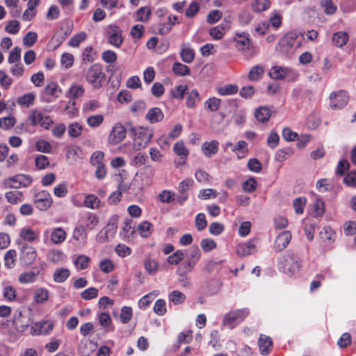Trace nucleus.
Masks as SVG:
<instances>
[{"label":"nucleus","instance_id":"f257e3e1","mask_svg":"<svg viewBox=\"0 0 356 356\" xmlns=\"http://www.w3.org/2000/svg\"><path fill=\"white\" fill-rule=\"evenodd\" d=\"M279 267L284 273L291 275L300 270L301 260L296 254L288 252L280 259Z\"/></svg>","mask_w":356,"mask_h":356},{"label":"nucleus","instance_id":"f03ea898","mask_svg":"<svg viewBox=\"0 0 356 356\" xmlns=\"http://www.w3.org/2000/svg\"><path fill=\"white\" fill-rule=\"evenodd\" d=\"M131 132L134 134L133 147L136 150L145 148L153 137V131L146 127H134Z\"/></svg>","mask_w":356,"mask_h":356},{"label":"nucleus","instance_id":"7ed1b4c3","mask_svg":"<svg viewBox=\"0 0 356 356\" xmlns=\"http://www.w3.org/2000/svg\"><path fill=\"white\" fill-rule=\"evenodd\" d=\"M86 80L95 89L102 88L106 80L102 66L97 63L91 65L86 73Z\"/></svg>","mask_w":356,"mask_h":356},{"label":"nucleus","instance_id":"20e7f679","mask_svg":"<svg viewBox=\"0 0 356 356\" xmlns=\"http://www.w3.org/2000/svg\"><path fill=\"white\" fill-rule=\"evenodd\" d=\"M248 314L247 309L231 311L224 316L222 325L229 329H233L241 323Z\"/></svg>","mask_w":356,"mask_h":356},{"label":"nucleus","instance_id":"39448f33","mask_svg":"<svg viewBox=\"0 0 356 356\" xmlns=\"http://www.w3.org/2000/svg\"><path fill=\"white\" fill-rule=\"evenodd\" d=\"M28 120L32 126L35 127L39 125L45 129H48L53 124L51 118L48 115H44L38 108L31 111Z\"/></svg>","mask_w":356,"mask_h":356},{"label":"nucleus","instance_id":"423d86ee","mask_svg":"<svg viewBox=\"0 0 356 356\" xmlns=\"http://www.w3.org/2000/svg\"><path fill=\"white\" fill-rule=\"evenodd\" d=\"M329 98L330 108L334 110H341L348 103L350 96L347 91L340 90L332 92Z\"/></svg>","mask_w":356,"mask_h":356},{"label":"nucleus","instance_id":"0eeeda50","mask_svg":"<svg viewBox=\"0 0 356 356\" xmlns=\"http://www.w3.org/2000/svg\"><path fill=\"white\" fill-rule=\"evenodd\" d=\"M32 178L26 175H17L4 180V186L6 188H19L21 187H27L32 183Z\"/></svg>","mask_w":356,"mask_h":356},{"label":"nucleus","instance_id":"6e6552de","mask_svg":"<svg viewBox=\"0 0 356 356\" xmlns=\"http://www.w3.org/2000/svg\"><path fill=\"white\" fill-rule=\"evenodd\" d=\"M42 94L44 95L43 101L50 103L60 97L62 94V89L57 83L52 81L45 86Z\"/></svg>","mask_w":356,"mask_h":356},{"label":"nucleus","instance_id":"1a4fd4ad","mask_svg":"<svg viewBox=\"0 0 356 356\" xmlns=\"http://www.w3.org/2000/svg\"><path fill=\"white\" fill-rule=\"evenodd\" d=\"M269 75L272 79L279 80L288 77H296L298 73L290 67L274 66L270 69Z\"/></svg>","mask_w":356,"mask_h":356},{"label":"nucleus","instance_id":"9d476101","mask_svg":"<svg viewBox=\"0 0 356 356\" xmlns=\"http://www.w3.org/2000/svg\"><path fill=\"white\" fill-rule=\"evenodd\" d=\"M34 203L39 210L46 211L51 206L53 200L47 191H41L35 194Z\"/></svg>","mask_w":356,"mask_h":356},{"label":"nucleus","instance_id":"9b49d317","mask_svg":"<svg viewBox=\"0 0 356 356\" xmlns=\"http://www.w3.org/2000/svg\"><path fill=\"white\" fill-rule=\"evenodd\" d=\"M108 42L113 47L119 48L123 42L122 29L114 24L108 26Z\"/></svg>","mask_w":356,"mask_h":356},{"label":"nucleus","instance_id":"f8f14e48","mask_svg":"<svg viewBox=\"0 0 356 356\" xmlns=\"http://www.w3.org/2000/svg\"><path fill=\"white\" fill-rule=\"evenodd\" d=\"M30 324V318L25 312L17 310L13 317V325L15 330L19 332H24Z\"/></svg>","mask_w":356,"mask_h":356},{"label":"nucleus","instance_id":"ddd939ff","mask_svg":"<svg viewBox=\"0 0 356 356\" xmlns=\"http://www.w3.org/2000/svg\"><path fill=\"white\" fill-rule=\"evenodd\" d=\"M37 253L35 248L26 243L21 245L20 261L24 265L32 264L36 259Z\"/></svg>","mask_w":356,"mask_h":356},{"label":"nucleus","instance_id":"4468645a","mask_svg":"<svg viewBox=\"0 0 356 356\" xmlns=\"http://www.w3.org/2000/svg\"><path fill=\"white\" fill-rule=\"evenodd\" d=\"M125 137L126 129L120 123H117L113 127L108 140L110 144L116 145L122 142Z\"/></svg>","mask_w":356,"mask_h":356},{"label":"nucleus","instance_id":"2eb2a0df","mask_svg":"<svg viewBox=\"0 0 356 356\" xmlns=\"http://www.w3.org/2000/svg\"><path fill=\"white\" fill-rule=\"evenodd\" d=\"M54 323L50 321L38 322L31 324L30 333L31 335H47L54 328Z\"/></svg>","mask_w":356,"mask_h":356},{"label":"nucleus","instance_id":"dca6fc26","mask_svg":"<svg viewBox=\"0 0 356 356\" xmlns=\"http://www.w3.org/2000/svg\"><path fill=\"white\" fill-rule=\"evenodd\" d=\"M258 240L252 238L246 243L237 245L236 253L239 257H245L252 254L257 251Z\"/></svg>","mask_w":356,"mask_h":356},{"label":"nucleus","instance_id":"f3484780","mask_svg":"<svg viewBox=\"0 0 356 356\" xmlns=\"http://www.w3.org/2000/svg\"><path fill=\"white\" fill-rule=\"evenodd\" d=\"M292 235L289 231H283L275 238L273 248L276 252L284 250L291 241Z\"/></svg>","mask_w":356,"mask_h":356},{"label":"nucleus","instance_id":"a211bd4d","mask_svg":"<svg viewBox=\"0 0 356 356\" xmlns=\"http://www.w3.org/2000/svg\"><path fill=\"white\" fill-rule=\"evenodd\" d=\"M225 148H230L233 152H235L238 159L245 158L248 154V144L244 140H239L236 145L227 141L225 143Z\"/></svg>","mask_w":356,"mask_h":356},{"label":"nucleus","instance_id":"6ab92c4d","mask_svg":"<svg viewBox=\"0 0 356 356\" xmlns=\"http://www.w3.org/2000/svg\"><path fill=\"white\" fill-rule=\"evenodd\" d=\"M233 40L235 42V47L239 51L248 49L251 44L250 35L245 32L236 33Z\"/></svg>","mask_w":356,"mask_h":356},{"label":"nucleus","instance_id":"aec40b11","mask_svg":"<svg viewBox=\"0 0 356 356\" xmlns=\"http://www.w3.org/2000/svg\"><path fill=\"white\" fill-rule=\"evenodd\" d=\"M85 93V89L81 84L74 83H72L69 89L67 90L65 97L70 99L74 101L76 99H79L83 96Z\"/></svg>","mask_w":356,"mask_h":356},{"label":"nucleus","instance_id":"412c9836","mask_svg":"<svg viewBox=\"0 0 356 356\" xmlns=\"http://www.w3.org/2000/svg\"><path fill=\"white\" fill-rule=\"evenodd\" d=\"M219 143L216 140L204 142L202 145V151L206 157L210 158L218 151Z\"/></svg>","mask_w":356,"mask_h":356},{"label":"nucleus","instance_id":"4be33fe9","mask_svg":"<svg viewBox=\"0 0 356 356\" xmlns=\"http://www.w3.org/2000/svg\"><path fill=\"white\" fill-rule=\"evenodd\" d=\"M47 259L55 264H62L66 261L67 256L61 250H51L47 254Z\"/></svg>","mask_w":356,"mask_h":356},{"label":"nucleus","instance_id":"5701e85b","mask_svg":"<svg viewBox=\"0 0 356 356\" xmlns=\"http://www.w3.org/2000/svg\"><path fill=\"white\" fill-rule=\"evenodd\" d=\"M36 95L33 92H27L17 99L19 106L29 108L34 104Z\"/></svg>","mask_w":356,"mask_h":356},{"label":"nucleus","instance_id":"b1692460","mask_svg":"<svg viewBox=\"0 0 356 356\" xmlns=\"http://www.w3.org/2000/svg\"><path fill=\"white\" fill-rule=\"evenodd\" d=\"M163 113L159 108H150L146 114L145 118L150 123H156L163 119Z\"/></svg>","mask_w":356,"mask_h":356},{"label":"nucleus","instance_id":"393cba45","mask_svg":"<svg viewBox=\"0 0 356 356\" xmlns=\"http://www.w3.org/2000/svg\"><path fill=\"white\" fill-rule=\"evenodd\" d=\"M221 289V283L216 279L208 281L203 286L204 293L209 295L216 294Z\"/></svg>","mask_w":356,"mask_h":356},{"label":"nucleus","instance_id":"a878e982","mask_svg":"<svg viewBox=\"0 0 356 356\" xmlns=\"http://www.w3.org/2000/svg\"><path fill=\"white\" fill-rule=\"evenodd\" d=\"M272 344V340L270 337L265 335H261L258 341L261 354L264 355H268L271 350Z\"/></svg>","mask_w":356,"mask_h":356},{"label":"nucleus","instance_id":"bb28decb","mask_svg":"<svg viewBox=\"0 0 356 356\" xmlns=\"http://www.w3.org/2000/svg\"><path fill=\"white\" fill-rule=\"evenodd\" d=\"M67 237L66 232L61 227H57L52 230L51 233V241L54 244H61Z\"/></svg>","mask_w":356,"mask_h":356},{"label":"nucleus","instance_id":"cd10ccee","mask_svg":"<svg viewBox=\"0 0 356 356\" xmlns=\"http://www.w3.org/2000/svg\"><path fill=\"white\" fill-rule=\"evenodd\" d=\"M115 233L114 231L110 229L109 228L105 227L104 229L100 230L96 236V241L99 243H104L108 241L110 239H112Z\"/></svg>","mask_w":356,"mask_h":356},{"label":"nucleus","instance_id":"c85d7f7f","mask_svg":"<svg viewBox=\"0 0 356 356\" xmlns=\"http://www.w3.org/2000/svg\"><path fill=\"white\" fill-rule=\"evenodd\" d=\"M72 238L76 241L79 245L85 246L87 241V233L85 228L82 226L76 227L74 229Z\"/></svg>","mask_w":356,"mask_h":356},{"label":"nucleus","instance_id":"c756f323","mask_svg":"<svg viewBox=\"0 0 356 356\" xmlns=\"http://www.w3.org/2000/svg\"><path fill=\"white\" fill-rule=\"evenodd\" d=\"M186 105L188 108H193L195 107L197 103L201 100L200 95L196 89L186 93Z\"/></svg>","mask_w":356,"mask_h":356},{"label":"nucleus","instance_id":"7c9ffc66","mask_svg":"<svg viewBox=\"0 0 356 356\" xmlns=\"http://www.w3.org/2000/svg\"><path fill=\"white\" fill-rule=\"evenodd\" d=\"M271 116L270 110L266 106H260L255 110L254 117L261 122H267Z\"/></svg>","mask_w":356,"mask_h":356},{"label":"nucleus","instance_id":"2f4dec72","mask_svg":"<svg viewBox=\"0 0 356 356\" xmlns=\"http://www.w3.org/2000/svg\"><path fill=\"white\" fill-rule=\"evenodd\" d=\"M180 56L183 62L191 63L195 58V51L188 45L183 44Z\"/></svg>","mask_w":356,"mask_h":356},{"label":"nucleus","instance_id":"473e14b6","mask_svg":"<svg viewBox=\"0 0 356 356\" xmlns=\"http://www.w3.org/2000/svg\"><path fill=\"white\" fill-rule=\"evenodd\" d=\"M90 257L85 254H79L73 260V264L77 270L86 269L90 263Z\"/></svg>","mask_w":356,"mask_h":356},{"label":"nucleus","instance_id":"72a5a7b5","mask_svg":"<svg viewBox=\"0 0 356 356\" xmlns=\"http://www.w3.org/2000/svg\"><path fill=\"white\" fill-rule=\"evenodd\" d=\"M159 266V262L151 257L147 256L145 259L144 268L149 274H155L158 271Z\"/></svg>","mask_w":356,"mask_h":356},{"label":"nucleus","instance_id":"f704fd0d","mask_svg":"<svg viewBox=\"0 0 356 356\" xmlns=\"http://www.w3.org/2000/svg\"><path fill=\"white\" fill-rule=\"evenodd\" d=\"M320 238L328 244L332 243L334 241L335 232L330 227H324L319 232Z\"/></svg>","mask_w":356,"mask_h":356},{"label":"nucleus","instance_id":"c9c22d12","mask_svg":"<svg viewBox=\"0 0 356 356\" xmlns=\"http://www.w3.org/2000/svg\"><path fill=\"white\" fill-rule=\"evenodd\" d=\"M70 272L67 268H56L54 273V281L57 283H62L65 282L70 276Z\"/></svg>","mask_w":356,"mask_h":356},{"label":"nucleus","instance_id":"e433bc0d","mask_svg":"<svg viewBox=\"0 0 356 356\" xmlns=\"http://www.w3.org/2000/svg\"><path fill=\"white\" fill-rule=\"evenodd\" d=\"M95 350L92 341L82 340L79 346L78 351L81 356H89Z\"/></svg>","mask_w":356,"mask_h":356},{"label":"nucleus","instance_id":"4c0bfd02","mask_svg":"<svg viewBox=\"0 0 356 356\" xmlns=\"http://www.w3.org/2000/svg\"><path fill=\"white\" fill-rule=\"evenodd\" d=\"M349 36L346 32L339 31L335 33L332 36L334 44L339 47H342L348 41Z\"/></svg>","mask_w":356,"mask_h":356},{"label":"nucleus","instance_id":"58836bf2","mask_svg":"<svg viewBox=\"0 0 356 356\" xmlns=\"http://www.w3.org/2000/svg\"><path fill=\"white\" fill-rule=\"evenodd\" d=\"M172 72L179 76H185L190 74L191 70L187 65L179 62H175L172 65Z\"/></svg>","mask_w":356,"mask_h":356},{"label":"nucleus","instance_id":"ea45409f","mask_svg":"<svg viewBox=\"0 0 356 356\" xmlns=\"http://www.w3.org/2000/svg\"><path fill=\"white\" fill-rule=\"evenodd\" d=\"M271 3L269 0H254L251 3L254 12L260 13L268 10Z\"/></svg>","mask_w":356,"mask_h":356},{"label":"nucleus","instance_id":"a19ab883","mask_svg":"<svg viewBox=\"0 0 356 356\" xmlns=\"http://www.w3.org/2000/svg\"><path fill=\"white\" fill-rule=\"evenodd\" d=\"M17 252L15 250H8L4 255V265L7 268H13L15 265Z\"/></svg>","mask_w":356,"mask_h":356},{"label":"nucleus","instance_id":"79ce46f5","mask_svg":"<svg viewBox=\"0 0 356 356\" xmlns=\"http://www.w3.org/2000/svg\"><path fill=\"white\" fill-rule=\"evenodd\" d=\"M159 294L158 291H154L143 297L138 301V307L140 309H145L153 300V299Z\"/></svg>","mask_w":356,"mask_h":356},{"label":"nucleus","instance_id":"37998d69","mask_svg":"<svg viewBox=\"0 0 356 356\" xmlns=\"http://www.w3.org/2000/svg\"><path fill=\"white\" fill-rule=\"evenodd\" d=\"M174 152L175 154L179 156L181 159H186L189 151L188 149L185 147L184 143L183 141H178L174 145Z\"/></svg>","mask_w":356,"mask_h":356},{"label":"nucleus","instance_id":"c03bdc74","mask_svg":"<svg viewBox=\"0 0 356 356\" xmlns=\"http://www.w3.org/2000/svg\"><path fill=\"white\" fill-rule=\"evenodd\" d=\"M188 261L196 264L201 258V252L197 245H192L188 250Z\"/></svg>","mask_w":356,"mask_h":356},{"label":"nucleus","instance_id":"a18cd8bd","mask_svg":"<svg viewBox=\"0 0 356 356\" xmlns=\"http://www.w3.org/2000/svg\"><path fill=\"white\" fill-rule=\"evenodd\" d=\"M152 225L148 221H143L138 225V230L142 237L147 238L152 232Z\"/></svg>","mask_w":356,"mask_h":356},{"label":"nucleus","instance_id":"49530a36","mask_svg":"<svg viewBox=\"0 0 356 356\" xmlns=\"http://www.w3.org/2000/svg\"><path fill=\"white\" fill-rule=\"evenodd\" d=\"M220 99L213 97L204 102V108L210 112H215L220 108Z\"/></svg>","mask_w":356,"mask_h":356},{"label":"nucleus","instance_id":"de8ad7c7","mask_svg":"<svg viewBox=\"0 0 356 356\" xmlns=\"http://www.w3.org/2000/svg\"><path fill=\"white\" fill-rule=\"evenodd\" d=\"M104 118L102 114L90 115L86 119L87 124L91 128L99 127L104 122Z\"/></svg>","mask_w":356,"mask_h":356},{"label":"nucleus","instance_id":"09e8293b","mask_svg":"<svg viewBox=\"0 0 356 356\" xmlns=\"http://www.w3.org/2000/svg\"><path fill=\"white\" fill-rule=\"evenodd\" d=\"M307 204V199L305 197H299L293 200V207L296 214L300 215L304 212Z\"/></svg>","mask_w":356,"mask_h":356},{"label":"nucleus","instance_id":"8fccbe9b","mask_svg":"<svg viewBox=\"0 0 356 356\" xmlns=\"http://www.w3.org/2000/svg\"><path fill=\"white\" fill-rule=\"evenodd\" d=\"M264 73V70L262 66L255 65L250 69L248 78L251 81H257L263 76Z\"/></svg>","mask_w":356,"mask_h":356},{"label":"nucleus","instance_id":"3c124183","mask_svg":"<svg viewBox=\"0 0 356 356\" xmlns=\"http://www.w3.org/2000/svg\"><path fill=\"white\" fill-rule=\"evenodd\" d=\"M19 0H4V3L7 8L10 10V14L12 17H19L21 10L17 8Z\"/></svg>","mask_w":356,"mask_h":356},{"label":"nucleus","instance_id":"603ef678","mask_svg":"<svg viewBox=\"0 0 356 356\" xmlns=\"http://www.w3.org/2000/svg\"><path fill=\"white\" fill-rule=\"evenodd\" d=\"M100 204L99 199L95 195H87L84 200V205L90 209H98Z\"/></svg>","mask_w":356,"mask_h":356},{"label":"nucleus","instance_id":"864d4df0","mask_svg":"<svg viewBox=\"0 0 356 356\" xmlns=\"http://www.w3.org/2000/svg\"><path fill=\"white\" fill-rule=\"evenodd\" d=\"M5 197L7 201L11 204H17L23 200V193L21 191H8Z\"/></svg>","mask_w":356,"mask_h":356},{"label":"nucleus","instance_id":"5fc2aeb1","mask_svg":"<svg viewBox=\"0 0 356 356\" xmlns=\"http://www.w3.org/2000/svg\"><path fill=\"white\" fill-rule=\"evenodd\" d=\"M87 38L85 32L81 31L73 35L68 41V44L72 47H78Z\"/></svg>","mask_w":356,"mask_h":356},{"label":"nucleus","instance_id":"6e6d98bb","mask_svg":"<svg viewBox=\"0 0 356 356\" xmlns=\"http://www.w3.org/2000/svg\"><path fill=\"white\" fill-rule=\"evenodd\" d=\"M238 86L234 84H227L218 89V93L222 96L234 95L238 92Z\"/></svg>","mask_w":356,"mask_h":356},{"label":"nucleus","instance_id":"4d7b16f0","mask_svg":"<svg viewBox=\"0 0 356 356\" xmlns=\"http://www.w3.org/2000/svg\"><path fill=\"white\" fill-rule=\"evenodd\" d=\"M133 312L131 307L124 306L121 309L120 319L122 323H128L131 319Z\"/></svg>","mask_w":356,"mask_h":356},{"label":"nucleus","instance_id":"13d9d810","mask_svg":"<svg viewBox=\"0 0 356 356\" xmlns=\"http://www.w3.org/2000/svg\"><path fill=\"white\" fill-rule=\"evenodd\" d=\"M184 252L181 250H178L172 254L168 256L167 261L171 265H177L184 258Z\"/></svg>","mask_w":356,"mask_h":356},{"label":"nucleus","instance_id":"bf43d9fd","mask_svg":"<svg viewBox=\"0 0 356 356\" xmlns=\"http://www.w3.org/2000/svg\"><path fill=\"white\" fill-rule=\"evenodd\" d=\"M101 106V104L97 99H90L83 105V111L84 113H92L95 111Z\"/></svg>","mask_w":356,"mask_h":356},{"label":"nucleus","instance_id":"052dcab7","mask_svg":"<svg viewBox=\"0 0 356 356\" xmlns=\"http://www.w3.org/2000/svg\"><path fill=\"white\" fill-rule=\"evenodd\" d=\"M151 15V10L147 7H141L136 12V20L139 22H145L149 19Z\"/></svg>","mask_w":356,"mask_h":356},{"label":"nucleus","instance_id":"680f3d73","mask_svg":"<svg viewBox=\"0 0 356 356\" xmlns=\"http://www.w3.org/2000/svg\"><path fill=\"white\" fill-rule=\"evenodd\" d=\"M19 236L24 240L31 242L35 239L37 234L32 229L24 227L20 230Z\"/></svg>","mask_w":356,"mask_h":356},{"label":"nucleus","instance_id":"e2e57ef3","mask_svg":"<svg viewBox=\"0 0 356 356\" xmlns=\"http://www.w3.org/2000/svg\"><path fill=\"white\" fill-rule=\"evenodd\" d=\"M168 298L169 300L175 305L181 304L186 300V296L179 291H173L169 294Z\"/></svg>","mask_w":356,"mask_h":356},{"label":"nucleus","instance_id":"0e129e2a","mask_svg":"<svg viewBox=\"0 0 356 356\" xmlns=\"http://www.w3.org/2000/svg\"><path fill=\"white\" fill-rule=\"evenodd\" d=\"M16 119L13 116L3 117L0 118L1 128L8 130L13 128L16 124Z\"/></svg>","mask_w":356,"mask_h":356},{"label":"nucleus","instance_id":"69168bd1","mask_svg":"<svg viewBox=\"0 0 356 356\" xmlns=\"http://www.w3.org/2000/svg\"><path fill=\"white\" fill-rule=\"evenodd\" d=\"M153 310L159 316H163L167 312L166 302L163 299L156 301Z\"/></svg>","mask_w":356,"mask_h":356},{"label":"nucleus","instance_id":"338daca9","mask_svg":"<svg viewBox=\"0 0 356 356\" xmlns=\"http://www.w3.org/2000/svg\"><path fill=\"white\" fill-rule=\"evenodd\" d=\"M218 193L213 188H206L200 191L197 197L200 200H208L217 197Z\"/></svg>","mask_w":356,"mask_h":356},{"label":"nucleus","instance_id":"774afa93","mask_svg":"<svg viewBox=\"0 0 356 356\" xmlns=\"http://www.w3.org/2000/svg\"><path fill=\"white\" fill-rule=\"evenodd\" d=\"M35 148L38 152L49 153L51 151L52 147L48 141L40 139L35 143Z\"/></svg>","mask_w":356,"mask_h":356}]
</instances>
